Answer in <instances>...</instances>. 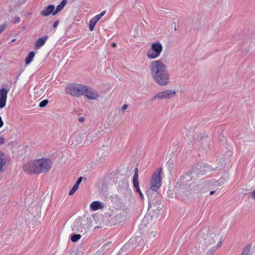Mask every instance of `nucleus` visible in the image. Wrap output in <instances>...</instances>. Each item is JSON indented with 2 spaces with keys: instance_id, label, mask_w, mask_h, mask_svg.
Returning <instances> with one entry per match:
<instances>
[{
  "instance_id": "nucleus-1",
  "label": "nucleus",
  "mask_w": 255,
  "mask_h": 255,
  "mask_svg": "<svg viewBox=\"0 0 255 255\" xmlns=\"http://www.w3.org/2000/svg\"><path fill=\"white\" fill-rule=\"evenodd\" d=\"M148 69L151 78L158 86L165 87L170 83V74L167 66L160 60L152 61Z\"/></svg>"
},
{
  "instance_id": "nucleus-2",
  "label": "nucleus",
  "mask_w": 255,
  "mask_h": 255,
  "mask_svg": "<svg viewBox=\"0 0 255 255\" xmlns=\"http://www.w3.org/2000/svg\"><path fill=\"white\" fill-rule=\"evenodd\" d=\"M208 229L206 228H203L201 231V236L199 238L200 243L205 246H211V250L208 251L207 255H212L216 250L221 245L222 241L219 230H212L210 234L207 235Z\"/></svg>"
},
{
  "instance_id": "nucleus-3",
  "label": "nucleus",
  "mask_w": 255,
  "mask_h": 255,
  "mask_svg": "<svg viewBox=\"0 0 255 255\" xmlns=\"http://www.w3.org/2000/svg\"><path fill=\"white\" fill-rule=\"evenodd\" d=\"M52 165V160L48 158H41L26 163L23 167L27 174H39L48 172Z\"/></svg>"
},
{
  "instance_id": "nucleus-4",
  "label": "nucleus",
  "mask_w": 255,
  "mask_h": 255,
  "mask_svg": "<svg viewBox=\"0 0 255 255\" xmlns=\"http://www.w3.org/2000/svg\"><path fill=\"white\" fill-rule=\"evenodd\" d=\"M72 232L82 235L85 234L89 229L87 221L82 217L78 218L71 225Z\"/></svg>"
},
{
  "instance_id": "nucleus-5",
  "label": "nucleus",
  "mask_w": 255,
  "mask_h": 255,
  "mask_svg": "<svg viewBox=\"0 0 255 255\" xmlns=\"http://www.w3.org/2000/svg\"><path fill=\"white\" fill-rule=\"evenodd\" d=\"M86 90V85L71 84L66 87L65 91L71 96L79 97L84 95Z\"/></svg>"
},
{
  "instance_id": "nucleus-6",
  "label": "nucleus",
  "mask_w": 255,
  "mask_h": 255,
  "mask_svg": "<svg viewBox=\"0 0 255 255\" xmlns=\"http://www.w3.org/2000/svg\"><path fill=\"white\" fill-rule=\"evenodd\" d=\"M162 172V168L160 167L156 169L152 174L150 182V190L156 192L161 187L162 178L161 175Z\"/></svg>"
},
{
  "instance_id": "nucleus-7",
  "label": "nucleus",
  "mask_w": 255,
  "mask_h": 255,
  "mask_svg": "<svg viewBox=\"0 0 255 255\" xmlns=\"http://www.w3.org/2000/svg\"><path fill=\"white\" fill-rule=\"evenodd\" d=\"M163 47L159 42L153 43L146 53L147 57L150 59H154L158 58L162 51Z\"/></svg>"
},
{
  "instance_id": "nucleus-8",
  "label": "nucleus",
  "mask_w": 255,
  "mask_h": 255,
  "mask_svg": "<svg viewBox=\"0 0 255 255\" xmlns=\"http://www.w3.org/2000/svg\"><path fill=\"white\" fill-rule=\"evenodd\" d=\"M176 93L173 90L167 89L162 91L152 97L151 101H155L157 99L159 100H168L174 97Z\"/></svg>"
},
{
  "instance_id": "nucleus-9",
  "label": "nucleus",
  "mask_w": 255,
  "mask_h": 255,
  "mask_svg": "<svg viewBox=\"0 0 255 255\" xmlns=\"http://www.w3.org/2000/svg\"><path fill=\"white\" fill-rule=\"evenodd\" d=\"M86 90L84 92V95L88 99L90 100L97 99L99 97V95L98 92L87 86H86Z\"/></svg>"
},
{
  "instance_id": "nucleus-10",
  "label": "nucleus",
  "mask_w": 255,
  "mask_h": 255,
  "mask_svg": "<svg viewBox=\"0 0 255 255\" xmlns=\"http://www.w3.org/2000/svg\"><path fill=\"white\" fill-rule=\"evenodd\" d=\"M8 90L2 88L0 90V108L2 109L5 106L6 101L7 99V95Z\"/></svg>"
},
{
  "instance_id": "nucleus-11",
  "label": "nucleus",
  "mask_w": 255,
  "mask_h": 255,
  "mask_svg": "<svg viewBox=\"0 0 255 255\" xmlns=\"http://www.w3.org/2000/svg\"><path fill=\"white\" fill-rule=\"evenodd\" d=\"M55 6L54 5H49L48 6L45 7L43 10L41 11V14L43 16H47L50 14L52 13L54 11Z\"/></svg>"
},
{
  "instance_id": "nucleus-12",
  "label": "nucleus",
  "mask_w": 255,
  "mask_h": 255,
  "mask_svg": "<svg viewBox=\"0 0 255 255\" xmlns=\"http://www.w3.org/2000/svg\"><path fill=\"white\" fill-rule=\"evenodd\" d=\"M48 36H44L42 37L38 38L35 44L34 48L35 49H39L40 47L44 45L46 42V40L48 39Z\"/></svg>"
},
{
  "instance_id": "nucleus-13",
  "label": "nucleus",
  "mask_w": 255,
  "mask_h": 255,
  "mask_svg": "<svg viewBox=\"0 0 255 255\" xmlns=\"http://www.w3.org/2000/svg\"><path fill=\"white\" fill-rule=\"evenodd\" d=\"M104 207L103 203L100 201H94L90 205V208L93 211H96L99 209H102Z\"/></svg>"
},
{
  "instance_id": "nucleus-14",
  "label": "nucleus",
  "mask_w": 255,
  "mask_h": 255,
  "mask_svg": "<svg viewBox=\"0 0 255 255\" xmlns=\"http://www.w3.org/2000/svg\"><path fill=\"white\" fill-rule=\"evenodd\" d=\"M83 179L82 177H80L78 178L76 182L74 184V185L73 186L72 188L70 190L69 193V195H73L75 192L78 189L79 184L82 182Z\"/></svg>"
},
{
  "instance_id": "nucleus-15",
  "label": "nucleus",
  "mask_w": 255,
  "mask_h": 255,
  "mask_svg": "<svg viewBox=\"0 0 255 255\" xmlns=\"http://www.w3.org/2000/svg\"><path fill=\"white\" fill-rule=\"evenodd\" d=\"M96 134L95 133V132H89L87 135L85 143L87 144L91 143L96 140Z\"/></svg>"
},
{
  "instance_id": "nucleus-16",
  "label": "nucleus",
  "mask_w": 255,
  "mask_h": 255,
  "mask_svg": "<svg viewBox=\"0 0 255 255\" xmlns=\"http://www.w3.org/2000/svg\"><path fill=\"white\" fill-rule=\"evenodd\" d=\"M67 2V0H62L60 3L57 6L56 9L53 12V15H55L60 11L65 6Z\"/></svg>"
},
{
  "instance_id": "nucleus-17",
  "label": "nucleus",
  "mask_w": 255,
  "mask_h": 255,
  "mask_svg": "<svg viewBox=\"0 0 255 255\" xmlns=\"http://www.w3.org/2000/svg\"><path fill=\"white\" fill-rule=\"evenodd\" d=\"M213 169L211 167L207 164H205L200 167V173L202 174H205L208 171H211Z\"/></svg>"
},
{
  "instance_id": "nucleus-18",
  "label": "nucleus",
  "mask_w": 255,
  "mask_h": 255,
  "mask_svg": "<svg viewBox=\"0 0 255 255\" xmlns=\"http://www.w3.org/2000/svg\"><path fill=\"white\" fill-rule=\"evenodd\" d=\"M6 160L4 157V153L0 151V171L3 172V166L5 165Z\"/></svg>"
},
{
  "instance_id": "nucleus-19",
  "label": "nucleus",
  "mask_w": 255,
  "mask_h": 255,
  "mask_svg": "<svg viewBox=\"0 0 255 255\" xmlns=\"http://www.w3.org/2000/svg\"><path fill=\"white\" fill-rule=\"evenodd\" d=\"M34 52L31 51L30 52H29L28 56L25 58V64H29L32 60V59L34 57Z\"/></svg>"
},
{
  "instance_id": "nucleus-20",
  "label": "nucleus",
  "mask_w": 255,
  "mask_h": 255,
  "mask_svg": "<svg viewBox=\"0 0 255 255\" xmlns=\"http://www.w3.org/2000/svg\"><path fill=\"white\" fill-rule=\"evenodd\" d=\"M133 187L135 188L136 192H137L139 195L140 197L143 199V195L142 193L141 192V190H140L139 187V182H135L133 183Z\"/></svg>"
},
{
  "instance_id": "nucleus-21",
  "label": "nucleus",
  "mask_w": 255,
  "mask_h": 255,
  "mask_svg": "<svg viewBox=\"0 0 255 255\" xmlns=\"http://www.w3.org/2000/svg\"><path fill=\"white\" fill-rule=\"evenodd\" d=\"M81 238V234H74L71 236V240L73 242H76Z\"/></svg>"
},
{
  "instance_id": "nucleus-22",
  "label": "nucleus",
  "mask_w": 255,
  "mask_h": 255,
  "mask_svg": "<svg viewBox=\"0 0 255 255\" xmlns=\"http://www.w3.org/2000/svg\"><path fill=\"white\" fill-rule=\"evenodd\" d=\"M97 22L93 18L90 20L89 22V29L91 31L93 30Z\"/></svg>"
},
{
  "instance_id": "nucleus-23",
  "label": "nucleus",
  "mask_w": 255,
  "mask_h": 255,
  "mask_svg": "<svg viewBox=\"0 0 255 255\" xmlns=\"http://www.w3.org/2000/svg\"><path fill=\"white\" fill-rule=\"evenodd\" d=\"M138 169L136 168L134 170V173L133 176V183L138 182Z\"/></svg>"
},
{
  "instance_id": "nucleus-24",
  "label": "nucleus",
  "mask_w": 255,
  "mask_h": 255,
  "mask_svg": "<svg viewBox=\"0 0 255 255\" xmlns=\"http://www.w3.org/2000/svg\"><path fill=\"white\" fill-rule=\"evenodd\" d=\"M148 238L149 240H152L157 236V233L155 232H151L150 234H147Z\"/></svg>"
},
{
  "instance_id": "nucleus-25",
  "label": "nucleus",
  "mask_w": 255,
  "mask_h": 255,
  "mask_svg": "<svg viewBox=\"0 0 255 255\" xmlns=\"http://www.w3.org/2000/svg\"><path fill=\"white\" fill-rule=\"evenodd\" d=\"M48 103V100L45 99V100H43L42 101H41L40 103L39 106L40 108H44L47 105Z\"/></svg>"
},
{
  "instance_id": "nucleus-26",
  "label": "nucleus",
  "mask_w": 255,
  "mask_h": 255,
  "mask_svg": "<svg viewBox=\"0 0 255 255\" xmlns=\"http://www.w3.org/2000/svg\"><path fill=\"white\" fill-rule=\"evenodd\" d=\"M7 24L5 23H3L0 25V34L6 28Z\"/></svg>"
},
{
  "instance_id": "nucleus-27",
  "label": "nucleus",
  "mask_w": 255,
  "mask_h": 255,
  "mask_svg": "<svg viewBox=\"0 0 255 255\" xmlns=\"http://www.w3.org/2000/svg\"><path fill=\"white\" fill-rule=\"evenodd\" d=\"M20 19L19 17L16 16L14 17L12 22L13 23H19L20 22Z\"/></svg>"
},
{
  "instance_id": "nucleus-28",
  "label": "nucleus",
  "mask_w": 255,
  "mask_h": 255,
  "mask_svg": "<svg viewBox=\"0 0 255 255\" xmlns=\"http://www.w3.org/2000/svg\"><path fill=\"white\" fill-rule=\"evenodd\" d=\"M101 18L102 17H101L99 14H98L96 16L93 17V18L97 22H98Z\"/></svg>"
},
{
  "instance_id": "nucleus-29",
  "label": "nucleus",
  "mask_w": 255,
  "mask_h": 255,
  "mask_svg": "<svg viewBox=\"0 0 255 255\" xmlns=\"http://www.w3.org/2000/svg\"><path fill=\"white\" fill-rule=\"evenodd\" d=\"M128 106L127 104H124L122 108V111L124 113L125 111L128 108Z\"/></svg>"
},
{
  "instance_id": "nucleus-30",
  "label": "nucleus",
  "mask_w": 255,
  "mask_h": 255,
  "mask_svg": "<svg viewBox=\"0 0 255 255\" xmlns=\"http://www.w3.org/2000/svg\"><path fill=\"white\" fill-rule=\"evenodd\" d=\"M5 139L3 137H0V145H2L4 143Z\"/></svg>"
},
{
  "instance_id": "nucleus-31",
  "label": "nucleus",
  "mask_w": 255,
  "mask_h": 255,
  "mask_svg": "<svg viewBox=\"0 0 255 255\" xmlns=\"http://www.w3.org/2000/svg\"><path fill=\"white\" fill-rule=\"evenodd\" d=\"M78 121H79V122H80V123H83V122H84V121H85V119H84V117H79V118H78Z\"/></svg>"
},
{
  "instance_id": "nucleus-32",
  "label": "nucleus",
  "mask_w": 255,
  "mask_h": 255,
  "mask_svg": "<svg viewBox=\"0 0 255 255\" xmlns=\"http://www.w3.org/2000/svg\"><path fill=\"white\" fill-rule=\"evenodd\" d=\"M103 131V130H98L97 132H95V133L96 134V136H99L102 134Z\"/></svg>"
},
{
  "instance_id": "nucleus-33",
  "label": "nucleus",
  "mask_w": 255,
  "mask_h": 255,
  "mask_svg": "<svg viewBox=\"0 0 255 255\" xmlns=\"http://www.w3.org/2000/svg\"><path fill=\"white\" fill-rule=\"evenodd\" d=\"M58 23H59V21H56L54 22L53 23V27L54 28H56L57 27V26H58Z\"/></svg>"
},
{
  "instance_id": "nucleus-34",
  "label": "nucleus",
  "mask_w": 255,
  "mask_h": 255,
  "mask_svg": "<svg viewBox=\"0 0 255 255\" xmlns=\"http://www.w3.org/2000/svg\"><path fill=\"white\" fill-rule=\"evenodd\" d=\"M249 252V250L247 249L246 251H244L242 253V255H248Z\"/></svg>"
},
{
  "instance_id": "nucleus-35",
  "label": "nucleus",
  "mask_w": 255,
  "mask_h": 255,
  "mask_svg": "<svg viewBox=\"0 0 255 255\" xmlns=\"http://www.w3.org/2000/svg\"><path fill=\"white\" fill-rule=\"evenodd\" d=\"M252 199H255V191L252 192Z\"/></svg>"
},
{
  "instance_id": "nucleus-36",
  "label": "nucleus",
  "mask_w": 255,
  "mask_h": 255,
  "mask_svg": "<svg viewBox=\"0 0 255 255\" xmlns=\"http://www.w3.org/2000/svg\"><path fill=\"white\" fill-rule=\"evenodd\" d=\"M3 125V123L2 121L1 118L0 116V128H1Z\"/></svg>"
},
{
  "instance_id": "nucleus-37",
  "label": "nucleus",
  "mask_w": 255,
  "mask_h": 255,
  "mask_svg": "<svg viewBox=\"0 0 255 255\" xmlns=\"http://www.w3.org/2000/svg\"><path fill=\"white\" fill-rule=\"evenodd\" d=\"M106 13V11H102L101 13H100V14H99L101 17H102L104 15V14H105Z\"/></svg>"
},
{
  "instance_id": "nucleus-38",
  "label": "nucleus",
  "mask_w": 255,
  "mask_h": 255,
  "mask_svg": "<svg viewBox=\"0 0 255 255\" xmlns=\"http://www.w3.org/2000/svg\"><path fill=\"white\" fill-rule=\"evenodd\" d=\"M82 135H81V134H79V135H77V139H81V138H82Z\"/></svg>"
},
{
  "instance_id": "nucleus-39",
  "label": "nucleus",
  "mask_w": 255,
  "mask_h": 255,
  "mask_svg": "<svg viewBox=\"0 0 255 255\" xmlns=\"http://www.w3.org/2000/svg\"><path fill=\"white\" fill-rule=\"evenodd\" d=\"M162 206H162V205L160 207H157V208H156V210H159L160 209H162Z\"/></svg>"
},
{
  "instance_id": "nucleus-40",
  "label": "nucleus",
  "mask_w": 255,
  "mask_h": 255,
  "mask_svg": "<svg viewBox=\"0 0 255 255\" xmlns=\"http://www.w3.org/2000/svg\"><path fill=\"white\" fill-rule=\"evenodd\" d=\"M215 193V191H211L210 193V195H213Z\"/></svg>"
},
{
  "instance_id": "nucleus-41",
  "label": "nucleus",
  "mask_w": 255,
  "mask_h": 255,
  "mask_svg": "<svg viewBox=\"0 0 255 255\" xmlns=\"http://www.w3.org/2000/svg\"><path fill=\"white\" fill-rule=\"evenodd\" d=\"M42 92V90H40L39 91H37L35 93V95H37L39 93H41Z\"/></svg>"
},
{
  "instance_id": "nucleus-42",
  "label": "nucleus",
  "mask_w": 255,
  "mask_h": 255,
  "mask_svg": "<svg viewBox=\"0 0 255 255\" xmlns=\"http://www.w3.org/2000/svg\"><path fill=\"white\" fill-rule=\"evenodd\" d=\"M112 46H113V47H115V46H116V43H112Z\"/></svg>"
},
{
  "instance_id": "nucleus-43",
  "label": "nucleus",
  "mask_w": 255,
  "mask_h": 255,
  "mask_svg": "<svg viewBox=\"0 0 255 255\" xmlns=\"http://www.w3.org/2000/svg\"><path fill=\"white\" fill-rule=\"evenodd\" d=\"M160 203V201H157L155 202V204H158V205Z\"/></svg>"
},
{
  "instance_id": "nucleus-44",
  "label": "nucleus",
  "mask_w": 255,
  "mask_h": 255,
  "mask_svg": "<svg viewBox=\"0 0 255 255\" xmlns=\"http://www.w3.org/2000/svg\"><path fill=\"white\" fill-rule=\"evenodd\" d=\"M121 217V215H118L116 216V218H119Z\"/></svg>"
},
{
  "instance_id": "nucleus-45",
  "label": "nucleus",
  "mask_w": 255,
  "mask_h": 255,
  "mask_svg": "<svg viewBox=\"0 0 255 255\" xmlns=\"http://www.w3.org/2000/svg\"><path fill=\"white\" fill-rule=\"evenodd\" d=\"M15 41V39H13L12 40L11 42H14Z\"/></svg>"
},
{
  "instance_id": "nucleus-46",
  "label": "nucleus",
  "mask_w": 255,
  "mask_h": 255,
  "mask_svg": "<svg viewBox=\"0 0 255 255\" xmlns=\"http://www.w3.org/2000/svg\"><path fill=\"white\" fill-rule=\"evenodd\" d=\"M129 244V243H128V244H127V245H126L124 247V248H126V247H127V246Z\"/></svg>"
}]
</instances>
